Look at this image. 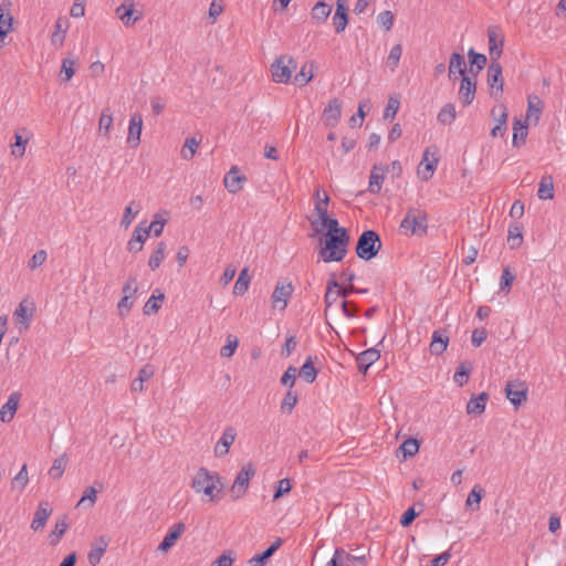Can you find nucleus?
Masks as SVG:
<instances>
[{
  "label": "nucleus",
  "instance_id": "ea45409f",
  "mask_svg": "<svg viewBox=\"0 0 566 566\" xmlns=\"http://www.w3.org/2000/svg\"><path fill=\"white\" fill-rule=\"evenodd\" d=\"M472 370V364L470 361H462L457 367V370L453 375V380L460 387L465 385L469 380L470 373Z\"/></svg>",
  "mask_w": 566,
  "mask_h": 566
},
{
  "label": "nucleus",
  "instance_id": "864d4df0",
  "mask_svg": "<svg viewBox=\"0 0 566 566\" xmlns=\"http://www.w3.org/2000/svg\"><path fill=\"white\" fill-rule=\"evenodd\" d=\"M200 142L195 137L187 138L181 149V157L186 160H190L197 151Z\"/></svg>",
  "mask_w": 566,
  "mask_h": 566
},
{
  "label": "nucleus",
  "instance_id": "8fccbe9b",
  "mask_svg": "<svg viewBox=\"0 0 566 566\" xmlns=\"http://www.w3.org/2000/svg\"><path fill=\"white\" fill-rule=\"evenodd\" d=\"M350 554L347 553L344 548L338 547L334 552V556L328 562L327 566H349Z\"/></svg>",
  "mask_w": 566,
  "mask_h": 566
},
{
  "label": "nucleus",
  "instance_id": "9b49d317",
  "mask_svg": "<svg viewBox=\"0 0 566 566\" xmlns=\"http://www.w3.org/2000/svg\"><path fill=\"white\" fill-rule=\"evenodd\" d=\"M342 115V103L338 98H332L322 114V120L327 127H335Z\"/></svg>",
  "mask_w": 566,
  "mask_h": 566
},
{
  "label": "nucleus",
  "instance_id": "2f4dec72",
  "mask_svg": "<svg viewBox=\"0 0 566 566\" xmlns=\"http://www.w3.org/2000/svg\"><path fill=\"white\" fill-rule=\"evenodd\" d=\"M467 63L464 60V56L459 53H452L450 56V64H449V77L451 78L452 75L459 74L462 77L467 76Z\"/></svg>",
  "mask_w": 566,
  "mask_h": 566
},
{
  "label": "nucleus",
  "instance_id": "37998d69",
  "mask_svg": "<svg viewBox=\"0 0 566 566\" xmlns=\"http://www.w3.org/2000/svg\"><path fill=\"white\" fill-rule=\"evenodd\" d=\"M313 357L310 356L306 358L305 363L303 364V366L301 367L300 369V375L308 382V384H312L315 381L316 377H317V370L316 368L314 367V361H313Z\"/></svg>",
  "mask_w": 566,
  "mask_h": 566
},
{
  "label": "nucleus",
  "instance_id": "72a5a7b5",
  "mask_svg": "<svg viewBox=\"0 0 566 566\" xmlns=\"http://www.w3.org/2000/svg\"><path fill=\"white\" fill-rule=\"evenodd\" d=\"M457 118L455 105L444 104L438 113L437 119L441 125H451Z\"/></svg>",
  "mask_w": 566,
  "mask_h": 566
},
{
  "label": "nucleus",
  "instance_id": "f3484780",
  "mask_svg": "<svg viewBox=\"0 0 566 566\" xmlns=\"http://www.w3.org/2000/svg\"><path fill=\"white\" fill-rule=\"evenodd\" d=\"M185 530L186 525L184 523L179 522L174 524L165 535L163 542L159 544L158 549L161 552L169 551L182 535Z\"/></svg>",
  "mask_w": 566,
  "mask_h": 566
},
{
  "label": "nucleus",
  "instance_id": "c9c22d12",
  "mask_svg": "<svg viewBox=\"0 0 566 566\" xmlns=\"http://www.w3.org/2000/svg\"><path fill=\"white\" fill-rule=\"evenodd\" d=\"M148 237L147 231L143 227L138 226L134 230L133 237L128 242V250L130 252H138L143 249V243Z\"/></svg>",
  "mask_w": 566,
  "mask_h": 566
},
{
  "label": "nucleus",
  "instance_id": "774afa93",
  "mask_svg": "<svg viewBox=\"0 0 566 566\" xmlns=\"http://www.w3.org/2000/svg\"><path fill=\"white\" fill-rule=\"evenodd\" d=\"M233 553L231 551L224 552L216 560L211 563V566H232L234 562Z\"/></svg>",
  "mask_w": 566,
  "mask_h": 566
},
{
  "label": "nucleus",
  "instance_id": "2eb2a0df",
  "mask_svg": "<svg viewBox=\"0 0 566 566\" xmlns=\"http://www.w3.org/2000/svg\"><path fill=\"white\" fill-rule=\"evenodd\" d=\"M108 544H109V539L102 535V536H98L91 545V549L87 554V559H88V563L92 565V566H96L104 553L106 552L107 547H108Z\"/></svg>",
  "mask_w": 566,
  "mask_h": 566
},
{
  "label": "nucleus",
  "instance_id": "13d9d810",
  "mask_svg": "<svg viewBox=\"0 0 566 566\" xmlns=\"http://www.w3.org/2000/svg\"><path fill=\"white\" fill-rule=\"evenodd\" d=\"M29 482L27 464H23L18 474L12 479V488L22 491Z\"/></svg>",
  "mask_w": 566,
  "mask_h": 566
},
{
  "label": "nucleus",
  "instance_id": "e433bc0d",
  "mask_svg": "<svg viewBox=\"0 0 566 566\" xmlns=\"http://www.w3.org/2000/svg\"><path fill=\"white\" fill-rule=\"evenodd\" d=\"M522 230L523 227L518 223H512L509 227L507 243L511 249H517L521 247L523 242Z\"/></svg>",
  "mask_w": 566,
  "mask_h": 566
},
{
  "label": "nucleus",
  "instance_id": "4c0bfd02",
  "mask_svg": "<svg viewBox=\"0 0 566 566\" xmlns=\"http://www.w3.org/2000/svg\"><path fill=\"white\" fill-rule=\"evenodd\" d=\"M331 12H332V7L323 1H319L313 7V9L311 11V17L317 23H323L329 17Z\"/></svg>",
  "mask_w": 566,
  "mask_h": 566
},
{
  "label": "nucleus",
  "instance_id": "4d7b16f0",
  "mask_svg": "<svg viewBox=\"0 0 566 566\" xmlns=\"http://www.w3.org/2000/svg\"><path fill=\"white\" fill-rule=\"evenodd\" d=\"M399 449L402 451L403 457H412L419 451V442L417 439L409 438L405 440Z\"/></svg>",
  "mask_w": 566,
  "mask_h": 566
},
{
  "label": "nucleus",
  "instance_id": "c03bdc74",
  "mask_svg": "<svg viewBox=\"0 0 566 566\" xmlns=\"http://www.w3.org/2000/svg\"><path fill=\"white\" fill-rule=\"evenodd\" d=\"M429 150L427 149L423 154L422 161L420 163V167L424 165V170L419 169L418 172L421 175L423 180H428L432 177L436 165L438 164V158H433L431 161L428 158Z\"/></svg>",
  "mask_w": 566,
  "mask_h": 566
},
{
  "label": "nucleus",
  "instance_id": "f257e3e1",
  "mask_svg": "<svg viewBox=\"0 0 566 566\" xmlns=\"http://www.w3.org/2000/svg\"><path fill=\"white\" fill-rule=\"evenodd\" d=\"M191 488L196 493H203L211 502H216L220 499L223 485L217 472L200 468L191 481Z\"/></svg>",
  "mask_w": 566,
  "mask_h": 566
},
{
  "label": "nucleus",
  "instance_id": "4be33fe9",
  "mask_svg": "<svg viewBox=\"0 0 566 566\" xmlns=\"http://www.w3.org/2000/svg\"><path fill=\"white\" fill-rule=\"evenodd\" d=\"M116 13L126 27L133 25L136 21H138L142 18V12L134 10L133 2H130L128 6L126 3L120 4L116 9Z\"/></svg>",
  "mask_w": 566,
  "mask_h": 566
},
{
  "label": "nucleus",
  "instance_id": "6e6552de",
  "mask_svg": "<svg viewBox=\"0 0 566 566\" xmlns=\"http://www.w3.org/2000/svg\"><path fill=\"white\" fill-rule=\"evenodd\" d=\"M489 53L491 61H497L503 52L504 34L497 27L488 29Z\"/></svg>",
  "mask_w": 566,
  "mask_h": 566
},
{
  "label": "nucleus",
  "instance_id": "cd10ccee",
  "mask_svg": "<svg viewBox=\"0 0 566 566\" xmlns=\"http://www.w3.org/2000/svg\"><path fill=\"white\" fill-rule=\"evenodd\" d=\"M155 374V367L150 364L140 368L138 377L132 381L130 390L133 392H142L144 390V382L149 380Z\"/></svg>",
  "mask_w": 566,
  "mask_h": 566
},
{
  "label": "nucleus",
  "instance_id": "6e6d98bb",
  "mask_svg": "<svg viewBox=\"0 0 566 566\" xmlns=\"http://www.w3.org/2000/svg\"><path fill=\"white\" fill-rule=\"evenodd\" d=\"M484 490L480 485H474L465 501L467 506H473V504H475V510H479Z\"/></svg>",
  "mask_w": 566,
  "mask_h": 566
},
{
  "label": "nucleus",
  "instance_id": "f03ea898",
  "mask_svg": "<svg viewBox=\"0 0 566 566\" xmlns=\"http://www.w3.org/2000/svg\"><path fill=\"white\" fill-rule=\"evenodd\" d=\"M347 230L338 233H326L325 245L319 250V255L325 262H339L347 253L349 243Z\"/></svg>",
  "mask_w": 566,
  "mask_h": 566
},
{
  "label": "nucleus",
  "instance_id": "a18cd8bd",
  "mask_svg": "<svg viewBox=\"0 0 566 566\" xmlns=\"http://www.w3.org/2000/svg\"><path fill=\"white\" fill-rule=\"evenodd\" d=\"M165 251H166L165 242H159L157 244L155 251L151 253L149 261H148V266L153 271L157 270L160 266L163 260L165 259Z\"/></svg>",
  "mask_w": 566,
  "mask_h": 566
},
{
  "label": "nucleus",
  "instance_id": "0e129e2a",
  "mask_svg": "<svg viewBox=\"0 0 566 566\" xmlns=\"http://www.w3.org/2000/svg\"><path fill=\"white\" fill-rule=\"evenodd\" d=\"M515 277L516 275L513 272H511L509 266L504 268L500 282L501 290L509 292Z\"/></svg>",
  "mask_w": 566,
  "mask_h": 566
},
{
  "label": "nucleus",
  "instance_id": "c85d7f7f",
  "mask_svg": "<svg viewBox=\"0 0 566 566\" xmlns=\"http://www.w3.org/2000/svg\"><path fill=\"white\" fill-rule=\"evenodd\" d=\"M528 122L514 118L513 122V139L512 144L514 147H520L525 143L527 137Z\"/></svg>",
  "mask_w": 566,
  "mask_h": 566
},
{
  "label": "nucleus",
  "instance_id": "7c9ffc66",
  "mask_svg": "<svg viewBox=\"0 0 566 566\" xmlns=\"http://www.w3.org/2000/svg\"><path fill=\"white\" fill-rule=\"evenodd\" d=\"M537 197L541 200L554 198V180L551 175H545L541 178L538 184Z\"/></svg>",
  "mask_w": 566,
  "mask_h": 566
},
{
  "label": "nucleus",
  "instance_id": "a19ab883",
  "mask_svg": "<svg viewBox=\"0 0 566 566\" xmlns=\"http://www.w3.org/2000/svg\"><path fill=\"white\" fill-rule=\"evenodd\" d=\"M67 462L69 458L65 453L56 458L49 470V475L54 480L61 479L65 471Z\"/></svg>",
  "mask_w": 566,
  "mask_h": 566
},
{
  "label": "nucleus",
  "instance_id": "9d476101",
  "mask_svg": "<svg viewBox=\"0 0 566 566\" xmlns=\"http://www.w3.org/2000/svg\"><path fill=\"white\" fill-rule=\"evenodd\" d=\"M293 291L292 283L277 282L271 296L273 306H279L282 311L285 310Z\"/></svg>",
  "mask_w": 566,
  "mask_h": 566
},
{
  "label": "nucleus",
  "instance_id": "7ed1b4c3",
  "mask_svg": "<svg viewBox=\"0 0 566 566\" xmlns=\"http://www.w3.org/2000/svg\"><path fill=\"white\" fill-rule=\"evenodd\" d=\"M428 230V214L419 208H410L400 222V231L406 235L422 237Z\"/></svg>",
  "mask_w": 566,
  "mask_h": 566
},
{
  "label": "nucleus",
  "instance_id": "393cba45",
  "mask_svg": "<svg viewBox=\"0 0 566 566\" xmlns=\"http://www.w3.org/2000/svg\"><path fill=\"white\" fill-rule=\"evenodd\" d=\"M52 513V509L50 507L48 502H41L34 513L33 521L31 523V528L33 531H40L44 527L48 518Z\"/></svg>",
  "mask_w": 566,
  "mask_h": 566
},
{
  "label": "nucleus",
  "instance_id": "5fc2aeb1",
  "mask_svg": "<svg viewBox=\"0 0 566 566\" xmlns=\"http://www.w3.org/2000/svg\"><path fill=\"white\" fill-rule=\"evenodd\" d=\"M113 125V115L109 112V108H105L102 112L99 122H98V132L103 133L104 135H107L112 128Z\"/></svg>",
  "mask_w": 566,
  "mask_h": 566
},
{
  "label": "nucleus",
  "instance_id": "3c124183",
  "mask_svg": "<svg viewBox=\"0 0 566 566\" xmlns=\"http://www.w3.org/2000/svg\"><path fill=\"white\" fill-rule=\"evenodd\" d=\"M402 54L401 44H396L391 48L389 55L387 57V64L390 67L391 72H395L399 65L400 59Z\"/></svg>",
  "mask_w": 566,
  "mask_h": 566
},
{
  "label": "nucleus",
  "instance_id": "a878e982",
  "mask_svg": "<svg viewBox=\"0 0 566 566\" xmlns=\"http://www.w3.org/2000/svg\"><path fill=\"white\" fill-rule=\"evenodd\" d=\"M282 538H276L264 552L254 555L250 560V566H264L266 560L281 547Z\"/></svg>",
  "mask_w": 566,
  "mask_h": 566
},
{
  "label": "nucleus",
  "instance_id": "473e14b6",
  "mask_svg": "<svg viewBox=\"0 0 566 566\" xmlns=\"http://www.w3.org/2000/svg\"><path fill=\"white\" fill-rule=\"evenodd\" d=\"M164 298L165 294L159 289H156L144 306V314L151 315L157 313L161 307Z\"/></svg>",
  "mask_w": 566,
  "mask_h": 566
},
{
  "label": "nucleus",
  "instance_id": "49530a36",
  "mask_svg": "<svg viewBox=\"0 0 566 566\" xmlns=\"http://www.w3.org/2000/svg\"><path fill=\"white\" fill-rule=\"evenodd\" d=\"M314 64L310 63L302 66L301 71L294 76V83L300 86L306 85L312 81L314 74Z\"/></svg>",
  "mask_w": 566,
  "mask_h": 566
},
{
  "label": "nucleus",
  "instance_id": "f8f14e48",
  "mask_svg": "<svg viewBox=\"0 0 566 566\" xmlns=\"http://www.w3.org/2000/svg\"><path fill=\"white\" fill-rule=\"evenodd\" d=\"M476 73L471 76H463L459 88V99L464 106L470 105L475 96L476 91Z\"/></svg>",
  "mask_w": 566,
  "mask_h": 566
},
{
  "label": "nucleus",
  "instance_id": "603ef678",
  "mask_svg": "<svg viewBox=\"0 0 566 566\" xmlns=\"http://www.w3.org/2000/svg\"><path fill=\"white\" fill-rule=\"evenodd\" d=\"M69 525L66 523V517L59 520L55 524L53 532L50 534L51 544L56 545L62 536L65 534Z\"/></svg>",
  "mask_w": 566,
  "mask_h": 566
},
{
  "label": "nucleus",
  "instance_id": "e2e57ef3",
  "mask_svg": "<svg viewBox=\"0 0 566 566\" xmlns=\"http://www.w3.org/2000/svg\"><path fill=\"white\" fill-rule=\"evenodd\" d=\"M28 140L23 139L22 136L18 133L14 134V144L11 146V155L14 157H22L25 151V145Z\"/></svg>",
  "mask_w": 566,
  "mask_h": 566
},
{
  "label": "nucleus",
  "instance_id": "20e7f679",
  "mask_svg": "<svg viewBox=\"0 0 566 566\" xmlns=\"http://www.w3.org/2000/svg\"><path fill=\"white\" fill-rule=\"evenodd\" d=\"M380 249L381 241L378 233L373 230H366L358 238L356 254L358 258L369 261L377 255Z\"/></svg>",
  "mask_w": 566,
  "mask_h": 566
},
{
  "label": "nucleus",
  "instance_id": "4468645a",
  "mask_svg": "<svg viewBox=\"0 0 566 566\" xmlns=\"http://www.w3.org/2000/svg\"><path fill=\"white\" fill-rule=\"evenodd\" d=\"M245 181L247 177L239 174V168L237 166H232L223 179L224 187L231 193L239 192Z\"/></svg>",
  "mask_w": 566,
  "mask_h": 566
},
{
  "label": "nucleus",
  "instance_id": "39448f33",
  "mask_svg": "<svg viewBox=\"0 0 566 566\" xmlns=\"http://www.w3.org/2000/svg\"><path fill=\"white\" fill-rule=\"evenodd\" d=\"M296 69L295 60L290 55H282L275 60L271 66L273 81L276 83H287L292 76V70Z\"/></svg>",
  "mask_w": 566,
  "mask_h": 566
},
{
  "label": "nucleus",
  "instance_id": "412c9836",
  "mask_svg": "<svg viewBox=\"0 0 566 566\" xmlns=\"http://www.w3.org/2000/svg\"><path fill=\"white\" fill-rule=\"evenodd\" d=\"M544 108L542 99L536 95H531L527 98L526 122H533L536 125L539 122Z\"/></svg>",
  "mask_w": 566,
  "mask_h": 566
},
{
  "label": "nucleus",
  "instance_id": "bf43d9fd",
  "mask_svg": "<svg viewBox=\"0 0 566 566\" xmlns=\"http://www.w3.org/2000/svg\"><path fill=\"white\" fill-rule=\"evenodd\" d=\"M238 345H239L238 338L235 336L229 335L227 337V344L220 349L221 357H223V358L232 357Z\"/></svg>",
  "mask_w": 566,
  "mask_h": 566
},
{
  "label": "nucleus",
  "instance_id": "b1692460",
  "mask_svg": "<svg viewBox=\"0 0 566 566\" xmlns=\"http://www.w3.org/2000/svg\"><path fill=\"white\" fill-rule=\"evenodd\" d=\"M449 336L446 329H437L432 334L430 352L433 355H441L448 347Z\"/></svg>",
  "mask_w": 566,
  "mask_h": 566
},
{
  "label": "nucleus",
  "instance_id": "5701e85b",
  "mask_svg": "<svg viewBox=\"0 0 566 566\" xmlns=\"http://www.w3.org/2000/svg\"><path fill=\"white\" fill-rule=\"evenodd\" d=\"M379 358L380 352L376 348H369L361 352L356 358L359 373L366 374L368 368Z\"/></svg>",
  "mask_w": 566,
  "mask_h": 566
},
{
  "label": "nucleus",
  "instance_id": "338daca9",
  "mask_svg": "<svg viewBox=\"0 0 566 566\" xmlns=\"http://www.w3.org/2000/svg\"><path fill=\"white\" fill-rule=\"evenodd\" d=\"M138 285L135 276H129L123 285L122 292L123 296H127L133 298V296L137 293Z\"/></svg>",
  "mask_w": 566,
  "mask_h": 566
},
{
  "label": "nucleus",
  "instance_id": "1a4fd4ad",
  "mask_svg": "<svg viewBox=\"0 0 566 566\" xmlns=\"http://www.w3.org/2000/svg\"><path fill=\"white\" fill-rule=\"evenodd\" d=\"M527 386L525 382L509 381L505 386V396L517 408L527 399Z\"/></svg>",
  "mask_w": 566,
  "mask_h": 566
},
{
  "label": "nucleus",
  "instance_id": "58836bf2",
  "mask_svg": "<svg viewBox=\"0 0 566 566\" xmlns=\"http://www.w3.org/2000/svg\"><path fill=\"white\" fill-rule=\"evenodd\" d=\"M468 56L471 64L470 72L472 75L475 73L478 74L486 65V56L484 54L476 53L473 49L469 50Z\"/></svg>",
  "mask_w": 566,
  "mask_h": 566
},
{
  "label": "nucleus",
  "instance_id": "6ab92c4d",
  "mask_svg": "<svg viewBox=\"0 0 566 566\" xmlns=\"http://www.w3.org/2000/svg\"><path fill=\"white\" fill-rule=\"evenodd\" d=\"M21 395L19 392H12L9 396L8 401L0 409V420L4 423L10 422L19 407Z\"/></svg>",
  "mask_w": 566,
  "mask_h": 566
},
{
  "label": "nucleus",
  "instance_id": "c756f323",
  "mask_svg": "<svg viewBox=\"0 0 566 566\" xmlns=\"http://www.w3.org/2000/svg\"><path fill=\"white\" fill-rule=\"evenodd\" d=\"M488 399L489 395L486 392L472 396L467 405V412L469 415H482L485 410Z\"/></svg>",
  "mask_w": 566,
  "mask_h": 566
},
{
  "label": "nucleus",
  "instance_id": "423d86ee",
  "mask_svg": "<svg viewBox=\"0 0 566 566\" xmlns=\"http://www.w3.org/2000/svg\"><path fill=\"white\" fill-rule=\"evenodd\" d=\"M255 469L251 462H249L247 465L242 467L240 472L237 474L233 484L231 486L230 493L231 497L233 500H238L242 497L248 488L250 479L254 475Z\"/></svg>",
  "mask_w": 566,
  "mask_h": 566
},
{
  "label": "nucleus",
  "instance_id": "a211bd4d",
  "mask_svg": "<svg viewBox=\"0 0 566 566\" xmlns=\"http://www.w3.org/2000/svg\"><path fill=\"white\" fill-rule=\"evenodd\" d=\"M237 437V432L234 428L228 427L224 429L220 440L217 442L214 447L216 457H224L229 453L230 447L233 444Z\"/></svg>",
  "mask_w": 566,
  "mask_h": 566
},
{
  "label": "nucleus",
  "instance_id": "69168bd1",
  "mask_svg": "<svg viewBox=\"0 0 566 566\" xmlns=\"http://www.w3.org/2000/svg\"><path fill=\"white\" fill-rule=\"evenodd\" d=\"M399 106H400V102L397 97H392L390 96L388 102H387V106L385 108V112H384V118L385 119H392L398 109H399Z\"/></svg>",
  "mask_w": 566,
  "mask_h": 566
},
{
  "label": "nucleus",
  "instance_id": "f704fd0d",
  "mask_svg": "<svg viewBox=\"0 0 566 566\" xmlns=\"http://www.w3.org/2000/svg\"><path fill=\"white\" fill-rule=\"evenodd\" d=\"M315 196H316V202H315L314 211L318 216V219L316 221H326V217L328 216L327 206L329 202V197L326 192H324V197L321 198L319 189L316 190Z\"/></svg>",
  "mask_w": 566,
  "mask_h": 566
},
{
  "label": "nucleus",
  "instance_id": "79ce46f5",
  "mask_svg": "<svg viewBox=\"0 0 566 566\" xmlns=\"http://www.w3.org/2000/svg\"><path fill=\"white\" fill-rule=\"evenodd\" d=\"M312 226L315 227L317 233L324 228H328L327 233H338L342 230H346L345 228L339 227L336 219H331L328 216L326 217V221H312Z\"/></svg>",
  "mask_w": 566,
  "mask_h": 566
},
{
  "label": "nucleus",
  "instance_id": "052dcab7",
  "mask_svg": "<svg viewBox=\"0 0 566 566\" xmlns=\"http://www.w3.org/2000/svg\"><path fill=\"white\" fill-rule=\"evenodd\" d=\"M491 116L497 124L506 126L509 114H507V109H506L505 105L501 104V105L494 106L491 111Z\"/></svg>",
  "mask_w": 566,
  "mask_h": 566
},
{
  "label": "nucleus",
  "instance_id": "de8ad7c7",
  "mask_svg": "<svg viewBox=\"0 0 566 566\" xmlns=\"http://www.w3.org/2000/svg\"><path fill=\"white\" fill-rule=\"evenodd\" d=\"M12 21L13 19L10 11L0 13V48L3 45L4 39L11 30Z\"/></svg>",
  "mask_w": 566,
  "mask_h": 566
},
{
  "label": "nucleus",
  "instance_id": "bb28decb",
  "mask_svg": "<svg viewBox=\"0 0 566 566\" xmlns=\"http://www.w3.org/2000/svg\"><path fill=\"white\" fill-rule=\"evenodd\" d=\"M70 27V21L66 17H60L54 25V32L51 36L53 45L62 46L65 40V34Z\"/></svg>",
  "mask_w": 566,
  "mask_h": 566
},
{
  "label": "nucleus",
  "instance_id": "680f3d73",
  "mask_svg": "<svg viewBox=\"0 0 566 566\" xmlns=\"http://www.w3.org/2000/svg\"><path fill=\"white\" fill-rule=\"evenodd\" d=\"M165 224L166 220L161 219L159 214H156L153 222L148 227L144 228V230L147 231L148 235L150 232H153L155 237H159L164 231Z\"/></svg>",
  "mask_w": 566,
  "mask_h": 566
},
{
  "label": "nucleus",
  "instance_id": "ddd939ff",
  "mask_svg": "<svg viewBox=\"0 0 566 566\" xmlns=\"http://www.w3.org/2000/svg\"><path fill=\"white\" fill-rule=\"evenodd\" d=\"M35 312V305L33 302L28 300H23L20 302L18 307L15 308L13 316L19 324L23 326L24 329H28L30 323L32 321L33 314Z\"/></svg>",
  "mask_w": 566,
  "mask_h": 566
},
{
  "label": "nucleus",
  "instance_id": "0eeeda50",
  "mask_svg": "<svg viewBox=\"0 0 566 566\" xmlns=\"http://www.w3.org/2000/svg\"><path fill=\"white\" fill-rule=\"evenodd\" d=\"M488 85L491 96L499 99L503 94L504 80L502 75V66L497 61H491L488 67Z\"/></svg>",
  "mask_w": 566,
  "mask_h": 566
},
{
  "label": "nucleus",
  "instance_id": "aec40b11",
  "mask_svg": "<svg viewBox=\"0 0 566 566\" xmlns=\"http://www.w3.org/2000/svg\"><path fill=\"white\" fill-rule=\"evenodd\" d=\"M385 168L384 165L375 164L370 170L368 191L373 195H377L381 190L382 182L385 180Z\"/></svg>",
  "mask_w": 566,
  "mask_h": 566
},
{
  "label": "nucleus",
  "instance_id": "dca6fc26",
  "mask_svg": "<svg viewBox=\"0 0 566 566\" xmlns=\"http://www.w3.org/2000/svg\"><path fill=\"white\" fill-rule=\"evenodd\" d=\"M142 129H143V116L139 113H134L129 119L128 136H127V143L132 147H137L139 145Z\"/></svg>",
  "mask_w": 566,
  "mask_h": 566
},
{
  "label": "nucleus",
  "instance_id": "09e8293b",
  "mask_svg": "<svg viewBox=\"0 0 566 566\" xmlns=\"http://www.w3.org/2000/svg\"><path fill=\"white\" fill-rule=\"evenodd\" d=\"M250 276L248 275V269L244 268L240 274H239V277L233 286V293L235 295H242L244 294L248 289H249V284H250Z\"/></svg>",
  "mask_w": 566,
  "mask_h": 566
}]
</instances>
